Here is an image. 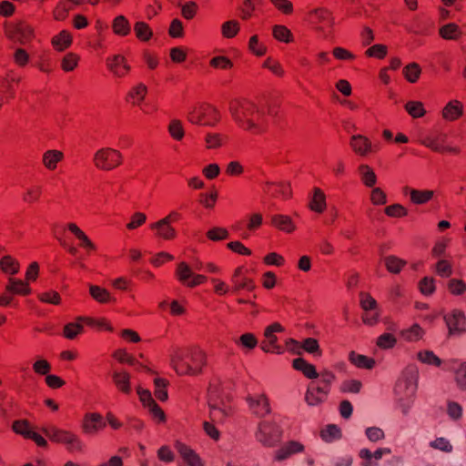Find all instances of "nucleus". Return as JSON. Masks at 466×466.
Segmentation results:
<instances>
[{
    "label": "nucleus",
    "mask_w": 466,
    "mask_h": 466,
    "mask_svg": "<svg viewBox=\"0 0 466 466\" xmlns=\"http://www.w3.org/2000/svg\"><path fill=\"white\" fill-rule=\"evenodd\" d=\"M321 439L326 442H331L341 438V431L335 424H329L320 431Z\"/></svg>",
    "instance_id": "nucleus-48"
},
{
    "label": "nucleus",
    "mask_w": 466,
    "mask_h": 466,
    "mask_svg": "<svg viewBox=\"0 0 466 466\" xmlns=\"http://www.w3.org/2000/svg\"><path fill=\"white\" fill-rule=\"evenodd\" d=\"M403 76L410 83H416L421 74V68L418 63L412 62L403 68Z\"/></svg>",
    "instance_id": "nucleus-50"
},
{
    "label": "nucleus",
    "mask_w": 466,
    "mask_h": 466,
    "mask_svg": "<svg viewBox=\"0 0 466 466\" xmlns=\"http://www.w3.org/2000/svg\"><path fill=\"white\" fill-rule=\"evenodd\" d=\"M310 210L321 214L327 208L326 195L324 191L319 187H314L312 197L309 203Z\"/></svg>",
    "instance_id": "nucleus-27"
},
{
    "label": "nucleus",
    "mask_w": 466,
    "mask_h": 466,
    "mask_svg": "<svg viewBox=\"0 0 466 466\" xmlns=\"http://www.w3.org/2000/svg\"><path fill=\"white\" fill-rule=\"evenodd\" d=\"M434 191L431 189H415L410 193V202L414 205H424L434 197Z\"/></svg>",
    "instance_id": "nucleus-37"
},
{
    "label": "nucleus",
    "mask_w": 466,
    "mask_h": 466,
    "mask_svg": "<svg viewBox=\"0 0 466 466\" xmlns=\"http://www.w3.org/2000/svg\"><path fill=\"white\" fill-rule=\"evenodd\" d=\"M308 20L311 24H319L322 26L331 27L334 23L331 13L323 7L310 10L308 13Z\"/></svg>",
    "instance_id": "nucleus-18"
},
{
    "label": "nucleus",
    "mask_w": 466,
    "mask_h": 466,
    "mask_svg": "<svg viewBox=\"0 0 466 466\" xmlns=\"http://www.w3.org/2000/svg\"><path fill=\"white\" fill-rule=\"evenodd\" d=\"M270 224L279 230L286 233H292L296 229V226L291 218L287 215H273L270 218Z\"/></svg>",
    "instance_id": "nucleus-32"
},
{
    "label": "nucleus",
    "mask_w": 466,
    "mask_h": 466,
    "mask_svg": "<svg viewBox=\"0 0 466 466\" xmlns=\"http://www.w3.org/2000/svg\"><path fill=\"white\" fill-rule=\"evenodd\" d=\"M63 159L64 153L62 151L57 149H49L43 154L42 164L47 170L54 171Z\"/></svg>",
    "instance_id": "nucleus-26"
},
{
    "label": "nucleus",
    "mask_w": 466,
    "mask_h": 466,
    "mask_svg": "<svg viewBox=\"0 0 466 466\" xmlns=\"http://www.w3.org/2000/svg\"><path fill=\"white\" fill-rule=\"evenodd\" d=\"M256 440L264 447H275L282 438L281 428L274 421L261 420L255 432Z\"/></svg>",
    "instance_id": "nucleus-7"
},
{
    "label": "nucleus",
    "mask_w": 466,
    "mask_h": 466,
    "mask_svg": "<svg viewBox=\"0 0 466 466\" xmlns=\"http://www.w3.org/2000/svg\"><path fill=\"white\" fill-rule=\"evenodd\" d=\"M169 364L177 376L197 377L203 374L208 356L198 346L175 347L169 354Z\"/></svg>",
    "instance_id": "nucleus-2"
},
{
    "label": "nucleus",
    "mask_w": 466,
    "mask_h": 466,
    "mask_svg": "<svg viewBox=\"0 0 466 466\" xmlns=\"http://www.w3.org/2000/svg\"><path fill=\"white\" fill-rule=\"evenodd\" d=\"M113 382L118 391L125 395L132 392L130 374L126 370H115L112 374Z\"/></svg>",
    "instance_id": "nucleus-22"
},
{
    "label": "nucleus",
    "mask_w": 466,
    "mask_h": 466,
    "mask_svg": "<svg viewBox=\"0 0 466 466\" xmlns=\"http://www.w3.org/2000/svg\"><path fill=\"white\" fill-rule=\"evenodd\" d=\"M6 35L21 45L30 43L35 37L34 27L25 21L9 23L5 25Z\"/></svg>",
    "instance_id": "nucleus-9"
},
{
    "label": "nucleus",
    "mask_w": 466,
    "mask_h": 466,
    "mask_svg": "<svg viewBox=\"0 0 466 466\" xmlns=\"http://www.w3.org/2000/svg\"><path fill=\"white\" fill-rule=\"evenodd\" d=\"M222 35L226 38L234 37L239 31V24L236 20L225 22L221 26Z\"/></svg>",
    "instance_id": "nucleus-64"
},
{
    "label": "nucleus",
    "mask_w": 466,
    "mask_h": 466,
    "mask_svg": "<svg viewBox=\"0 0 466 466\" xmlns=\"http://www.w3.org/2000/svg\"><path fill=\"white\" fill-rule=\"evenodd\" d=\"M176 274L178 280L185 285L190 281L189 279L193 276L191 268L186 262H180L177 265Z\"/></svg>",
    "instance_id": "nucleus-62"
},
{
    "label": "nucleus",
    "mask_w": 466,
    "mask_h": 466,
    "mask_svg": "<svg viewBox=\"0 0 466 466\" xmlns=\"http://www.w3.org/2000/svg\"><path fill=\"white\" fill-rule=\"evenodd\" d=\"M282 331H284V328L279 322L268 326L264 331L265 339L260 344L261 350L267 353H281L282 348L278 344L275 333Z\"/></svg>",
    "instance_id": "nucleus-11"
},
{
    "label": "nucleus",
    "mask_w": 466,
    "mask_h": 466,
    "mask_svg": "<svg viewBox=\"0 0 466 466\" xmlns=\"http://www.w3.org/2000/svg\"><path fill=\"white\" fill-rule=\"evenodd\" d=\"M424 335L423 329L419 324H413L410 328L401 331L402 338L410 342H415L422 339Z\"/></svg>",
    "instance_id": "nucleus-49"
},
{
    "label": "nucleus",
    "mask_w": 466,
    "mask_h": 466,
    "mask_svg": "<svg viewBox=\"0 0 466 466\" xmlns=\"http://www.w3.org/2000/svg\"><path fill=\"white\" fill-rule=\"evenodd\" d=\"M418 360L425 364L440 367L442 363L441 360L431 350H420L417 354Z\"/></svg>",
    "instance_id": "nucleus-55"
},
{
    "label": "nucleus",
    "mask_w": 466,
    "mask_h": 466,
    "mask_svg": "<svg viewBox=\"0 0 466 466\" xmlns=\"http://www.w3.org/2000/svg\"><path fill=\"white\" fill-rule=\"evenodd\" d=\"M150 229L155 231L157 238L164 240H172L177 238V230L167 221L159 219L150 225Z\"/></svg>",
    "instance_id": "nucleus-19"
},
{
    "label": "nucleus",
    "mask_w": 466,
    "mask_h": 466,
    "mask_svg": "<svg viewBox=\"0 0 466 466\" xmlns=\"http://www.w3.org/2000/svg\"><path fill=\"white\" fill-rule=\"evenodd\" d=\"M407 113L413 118H420L425 116L426 110L420 101H408L404 106Z\"/></svg>",
    "instance_id": "nucleus-52"
},
{
    "label": "nucleus",
    "mask_w": 466,
    "mask_h": 466,
    "mask_svg": "<svg viewBox=\"0 0 466 466\" xmlns=\"http://www.w3.org/2000/svg\"><path fill=\"white\" fill-rule=\"evenodd\" d=\"M72 35L67 30H62L58 35H55L51 44L53 47L59 52L68 48L72 45Z\"/></svg>",
    "instance_id": "nucleus-34"
},
{
    "label": "nucleus",
    "mask_w": 466,
    "mask_h": 466,
    "mask_svg": "<svg viewBox=\"0 0 466 466\" xmlns=\"http://www.w3.org/2000/svg\"><path fill=\"white\" fill-rule=\"evenodd\" d=\"M463 114V105L459 100H451L441 111V116L447 121H456Z\"/></svg>",
    "instance_id": "nucleus-23"
},
{
    "label": "nucleus",
    "mask_w": 466,
    "mask_h": 466,
    "mask_svg": "<svg viewBox=\"0 0 466 466\" xmlns=\"http://www.w3.org/2000/svg\"><path fill=\"white\" fill-rule=\"evenodd\" d=\"M439 35L444 40L458 41L463 35V31L457 24L448 23L439 28Z\"/></svg>",
    "instance_id": "nucleus-31"
},
{
    "label": "nucleus",
    "mask_w": 466,
    "mask_h": 466,
    "mask_svg": "<svg viewBox=\"0 0 466 466\" xmlns=\"http://www.w3.org/2000/svg\"><path fill=\"white\" fill-rule=\"evenodd\" d=\"M169 381L164 378H156L154 380L155 390L154 394L160 401H166L168 398L167 387Z\"/></svg>",
    "instance_id": "nucleus-47"
},
{
    "label": "nucleus",
    "mask_w": 466,
    "mask_h": 466,
    "mask_svg": "<svg viewBox=\"0 0 466 466\" xmlns=\"http://www.w3.org/2000/svg\"><path fill=\"white\" fill-rule=\"evenodd\" d=\"M106 65L108 69L117 77H124L130 71L127 59L121 55H116L111 58H107Z\"/></svg>",
    "instance_id": "nucleus-20"
},
{
    "label": "nucleus",
    "mask_w": 466,
    "mask_h": 466,
    "mask_svg": "<svg viewBox=\"0 0 466 466\" xmlns=\"http://www.w3.org/2000/svg\"><path fill=\"white\" fill-rule=\"evenodd\" d=\"M92 163L97 170L109 172L123 165L124 156L118 149L104 147L94 153Z\"/></svg>",
    "instance_id": "nucleus-5"
},
{
    "label": "nucleus",
    "mask_w": 466,
    "mask_h": 466,
    "mask_svg": "<svg viewBox=\"0 0 466 466\" xmlns=\"http://www.w3.org/2000/svg\"><path fill=\"white\" fill-rule=\"evenodd\" d=\"M209 65L216 69L227 70L233 67L232 61L224 56H214L210 59Z\"/></svg>",
    "instance_id": "nucleus-63"
},
{
    "label": "nucleus",
    "mask_w": 466,
    "mask_h": 466,
    "mask_svg": "<svg viewBox=\"0 0 466 466\" xmlns=\"http://www.w3.org/2000/svg\"><path fill=\"white\" fill-rule=\"evenodd\" d=\"M447 138L448 136L446 133L439 130H431L420 138V143L434 152L459 155L461 148L459 147L446 146Z\"/></svg>",
    "instance_id": "nucleus-8"
},
{
    "label": "nucleus",
    "mask_w": 466,
    "mask_h": 466,
    "mask_svg": "<svg viewBox=\"0 0 466 466\" xmlns=\"http://www.w3.org/2000/svg\"><path fill=\"white\" fill-rule=\"evenodd\" d=\"M5 291L13 295L28 296L32 292L29 283L19 279L9 278Z\"/></svg>",
    "instance_id": "nucleus-24"
},
{
    "label": "nucleus",
    "mask_w": 466,
    "mask_h": 466,
    "mask_svg": "<svg viewBox=\"0 0 466 466\" xmlns=\"http://www.w3.org/2000/svg\"><path fill=\"white\" fill-rule=\"evenodd\" d=\"M229 112L236 125L244 131L258 136L268 129V118L264 109L250 100H232Z\"/></svg>",
    "instance_id": "nucleus-1"
},
{
    "label": "nucleus",
    "mask_w": 466,
    "mask_h": 466,
    "mask_svg": "<svg viewBox=\"0 0 466 466\" xmlns=\"http://www.w3.org/2000/svg\"><path fill=\"white\" fill-rule=\"evenodd\" d=\"M359 172L360 179L366 187H372L375 186L377 183V176L370 166L365 164L360 165L359 167Z\"/></svg>",
    "instance_id": "nucleus-42"
},
{
    "label": "nucleus",
    "mask_w": 466,
    "mask_h": 466,
    "mask_svg": "<svg viewBox=\"0 0 466 466\" xmlns=\"http://www.w3.org/2000/svg\"><path fill=\"white\" fill-rule=\"evenodd\" d=\"M0 268L3 272L15 275L19 271V262L11 256H4L0 259Z\"/></svg>",
    "instance_id": "nucleus-43"
},
{
    "label": "nucleus",
    "mask_w": 466,
    "mask_h": 466,
    "mask_svg": "<svg viewBox=\"0 0 466 466\" xmlns=\"http://www.w3.org/2000/svg\"><path fill=\"white\" fill-rule=\"evenodd\" d=\"M79 320H84V323L89 327L96 329L98 331L108 330L112 331L113 328L110 322L105 318L94 319L90 317H78Z\"/></svg>",
    "instance_id": "nucleus-38"
},
{
    "label": "nucleus",
    "mask_w": 466,
    "mask_h": 466,
    "mask_svg": "<svg viewBox=\"0 0 466 466\" xmlns=\"http://www.w3.org/2000/svg\"><path fill=\"white\" fill-rule=\"evenodd\" d=\"M134 32L137 38L141 42H147L153 35L151 27L144 21H137L135 23Z\"/></svg>",
    "instance_id": "nucleus-41"
},
{
    "label": "nucleus",
    "mask_w": 466,
    "mask_h": 466,
    "mask_svg": "<svg viewBox=\"0 0 466 466\" xmlns=\"http://www.w3.org/2000/svg\"><path fill=\"white\" fill-rule=\"evenodd\" d=\"M292 367L294 370L300 371L308 379L313 380L319 377V373L317 372L316 367L313 364L309 363L303 358L294 359L292 361Z\"/></svg>",
    "instance_id": "nucleus-28"
},
{
    "label": "nucleus",
    "mask_w": 466,
    "mask_h": 466,
    "mask_svg": "<svg viewBox=\"0 0 466 466\" xmlns=\"http://www.w3.org/2000/svg\"><path fill=\"white\" fill-rule=\"evenodd\" d=\"M12 430L25 439H27L32 429L30 427V423L26 420H16L12 424Z\"/></svg>",
    "instance_id": "nucleus-60"
},
{
    "label": "nucleus",
    "mask_w": 466,
    "mask_h": 466,
    "mask_svg": "<svg viewBox=\"0 0 466 466\" xmlns=\"http://www.w3.org/2000/svg\"><path fill=\"white\" fill-rule=\"evenodd\" d=\"M350 146L357 155L361 157L375 153L380 149L379 145H373L367 137L362 135H353L350 137Z\"/></svg>",
    "instance_id": "nucleus-14"
},
{
    "label": "nucleus",
    "mask_w": 466,
    "mask_h": 466,
    "mask_svg": "<svg viewBox=\"0 0 466 466\" xmlns=\"http://www.w3.org/2000/svg\"><path fill=\"white\" fill-rule=\"evenodd\" d=\"M66 228L79 239L81 248H85L87 252L96 250V245L76 223H68Z\"/></svg>",
    "instance_id": "nucleus-25"
},
{
    "label": "nucleus",
    "mask_w": 466,
    "mask_h": 466,
    "mask_svg": "<svg viewBox=\"0 0 466 466\" xmlns=\"http://www.w3.org/2000/svg\"><path fill=\"white\" fill-rule=\"evenodd\" d=\"M435 272L441 278H450L453 272L451 262L447 259H440L435 264Z\"/></svg>",
    "instance_id": "nucleus-56"
},
{
    "label": "nucleus",
    "mask_w": 466,
    "mask_h": 466,
    "mask_svg": "<svg viewBox=\"0 0 466 466\" xmlns=\"http://www.w3.org/2000/svg\"><path fill=\"white\" fill-rule=\"evenodd\" d=\"M228 137L220 133H208L205 137L206 147L208 149H216L222 147Z\"/></svg>",
    "instance_id": "nucleus-45"
},
{
    "label": "nucleus",
    "mask_w": 466,
    "mask_h": 466,
    "mask_svg": "<svg viewBox=\"0 0 466 466\" xmlns=\"http://www.w3.org/2000/svg\"><path fill=\"white\" fill-rule=\"evenodd\" d=\"M113 32L120 36H126L130 34L131 27L128 20L124 15H117L112 23Z\"/></svg>",
    "instance_id": "nucleus-39"
},
{
    "label": "nucleus",
    "mask_w": 466,
    "mask_h": 466,
    "mask_svg": "<svg viewBox=\"0 0 466 466\" xmlns=\"http://www.w3.org/2000/svg\"><path fill=\"white\" fill-rule=\"evenodd\" d=\"M287 345H295L297 347H300L308 353L317 354L318 356H321V350L319 348V341L314 338H307L305 339L301 344L294 339H289L287 341Z\"/></svg>",
    "instance_id": "nucleus-33"
},
{
    "label": "nucleus",
    "mask_w": 466,
    "mask_h": 466,
    "mask_svg": "<svg viewBox=\"0 0 466 466\" xmlns=\"http://www.w3.org/2000/svg\"><path fill=\"white\" fill-rule=\"evenodd\" d=\"M89 293L91 297L99 303H108L111 301V296L108 290L100 286L90 285Z\"/></svg>",
    "instance_id": "nucleus-46"
},
{
    "label": "nucleus",
    "mask_w": 466,
    "mask_h": 466,
    "mask_svg": "<svg viewBox=\"0 0 466 466\" xmlns=\"http://www.w3.org/2000/svg\"><path fill=\"white\" fill-rule=\"evenodd\" d=\"M349 360L350 363L360 369L371 370L375 366L374 359L356 353L355 351L350 352Z\"/></svg>",
    "instance_id": "nucleus-35"
},
{
    "label": "nucleus",
    "mask_w": 466,
    "mask_h": 466,
    "mask_svg": "<svg viewBox=\"0 0 466 466\" xmlns=\"http://www.w3.org/2000/svg\"><path fill=\"white\" fill-rule=\"evenodd\" d=\"M304 451V445L297 441H289L283 444L275 453V460L281 461L293 454L300 453Z\"/></svg>",
    "instance_id": "nucleus-21"
},
{
    "label": "nucleus",
    "mask_w": 466,
    "mask_h": 466,
    "mask_svg": "<svg viewBox=\"0 0 466 466\" xmlns=\"http://www.w3.org/2000/svg\"><path fill=\"white\" fill-rule=\"evenodd\" d=\"M384 265L390 273L399 274L407 265V261L396 256L390 255L384 258Z\"/></svg>",
    "instance_id": "nucleus-40"
},
{
    "label": "nucleus",
    "mask_w": 466,
    "mask_h": 466,
    "mask_svg": "<svg viewBox=\"0 0 466 466\" xmlns=\"http://www.w3.org/2000/svg\"><path fill=\"white\" fill-rule=\"evenodd\" d=\"M247 269L240 266L238 267L232 275L231 282L233 284L232 290L238 292L240 289L252 290L255 288V284L252 279L245 276Z\"/></svg>",
    "instance_id": "nucleus-17"
},
{
    "label": "nucleus",
    "mask_w": 466,
    "mask_h": 466,
    "mask_svg": "<svg viewBox=\"0 0 466 466\" xmlns=\"http://www.w3.org/2000/svg\"><path fill=\"white\" fill-rule=\"evenodd\" d=\"M272 35L275 39L283 43L293 42V35L291 31L285 25H276L272 28Z\"/></svg>",
    "instance_id": "nucleus-44"
},
{
    "label": "nucleus",
    "mask_w": 466,
    "mask_h": 466,
    "mask_svg": "<svg viewBox=\"0 0 466 466\" xmlns=\"http://www.w3.org/2000/svg\"><path fill=\"white\" fill-rule=\"evenodd\" d=\"M448 329V337H461L466 333V315L459 309H454L443 316Z\"/></svg>",
    "instance_id": "nucleus-10"
},
{
    "label": "nucleus",
    "mask_w": 466,
    "mask_h": 466,
    "mask_svg": "<svg viewBox=\"0 0 466 466\" xmlns=\"http://www.w3.org/2000/svg\"><path fill=\"white\" fill-rule=\"evenodd\" d=\"M447 289L452 296H461L466 292V284L460 279H450L447 282Z\"/></svg>",
    "instance_id": "nucleus-53"
},
{
    "label": "nucleus",
    "mask_w": 466,
    "mask_h": 466,
    "mask_svg": "<svg viewBox=\"0 0 466 466\" xmlns=\"http://www.w3.org/2000/svg\"><path fill=\"white\" fill-rule=\"evenodd\" d=\"M21 77L14 72L7 73L5 76H0V108L4 102H8L15 96V84H18Z\"/></svg>",
    "instance_id": "nucleus-13"
},
{
    "label": "nucleus",
    "mask_w": 466,
    "mask_h": 466,
    "mask_svg": "<svg viewBox=\"0 0 466 466\" xmlns=\"http://www.w3.org/2000/svg\"><path fill=\"white\" fill-rule=\"evenodd\" d=\"M263 191L275 198L288 199L292 195L290 184L286 181L270 182L267 181L263 185Z\"/></svg>",
    "instance_id": "nucleus-16"
},
{
    "label": "nucleus",
    "mask_w": 466,
    "mask_h": 466,
    "mask_svg": "<svg viewBox=\"0 0 466 466\" xmlns=\"http://www.w3.org/2000/svg\"><path fill=\"white\" fill-rule=\"evenodd\" d=\"M170 137L176 141H181L185 136L183 124L178 119H173L169 122L167 127Z\"/></svg>",
    "instance_id": "nucleus-54"
},
{
    "label": "nucleus",
    "mask_w": 466,
    "mask_h": 466,
    "mask_svg": "<svg viewBox=\"0 0 466 466\" xmlns=\"http://www.w3.org/2000/svg\"><path fill=\"white\" fill-rule=\"evenodd\" d=\"M232 415L233 410L228 406L219 407L215 404H209V417L214 423H224Z\"/></svg>",
    "instance_id": "nucleus-30"
},
{
    "label": "nucleus",
    "mask_w": 466,
    "mask_h": 466,
    "mask_svg": "<svg viewBox=\"0 0 466 466\" xmlns=\"http://www.w3.org/2000/svg\"><path fill=\"white\" fill-rule=\"evenodd\" d=\"M319 383L324 384V387H320L315 381L309 383L305 395V400L309 405L315 406L327 400L331 384L336 380V375L330 370H324L319 373Z\"/></svg>",
    "instance_id": "nucleus-3"
},
{
    "label": "nucleus",
    "mask_w": 466,
    "mask_h": 466,
    "mask_svg": "<svg viewBox=\"0 0 466 466\" xmlns=\"http://www.w3.org/2000/svg\"><path fill=\"white\" fill-rule=\"evenodd\" d=\"M384 213L390 218H403L408 215V209L401 204H392L384 208Z\"/></svg>",
    "instance_id": "nucleus-59"
},
{
    "label": "nucleus",
    "mask_w": 466,
    "mask_h": 466,
    "mask_svg": "<svg viewBox=\"0 0 466 466\" xmlns=\"http://www.w3.org/2000/svg\"><path fill=\"white\" fill-rule=\"evenodd\" d=\"M207 238L212 241H220L228 239L229 233L227 228L221 227H214L207 231Z\"/></svg>",
    "instance_id": "nucleus-57"
},
{
    "label": "nucleus",
    "mask_w": 466,
    "mask_h": 466,
    "mask_svg": "<svg viewBox=\"0 0 466 466\" xmlns=\"http://www.w3.org/2000/svg\"><path fill=\"white\" fill-rule=\"evenodd\" d=\"M79 56L75 53H67L61 61V67L65 72L73 71L78 65Z\"/></svg>",
    "instance_id": "nucleus-58"
},
{
    "label": "nucleus",
    "mask_w": 466,
    "mask_h": 466,
    "mask_svg": "<svg viewBox=\"0 0 466 466\" xmlns=\"http://www.w3.org/2000/svg\"><path fill=\"white\" fill-rule=\"evenodd\" d=\"M42 431L51 441L65 445L70 452H82L84 450L85 445L79 436L70 431L56 426H48Z\"/></svg>",
    "instance_id": "nucleus-4"
},
{
    "label": "nucleus",
    "mask_w": 466,
    "mask_h": 466,
    "mask_svg": "<svg viewBox=\"0 0 466 466\" xmlns=\"http://www.w3.org/2000/svg\"><path fill=\"white\" fill-rule=\"evenodd\" d=\"M187 118L194 125L214 127L220 120V113L212 105L202 103L192 106Z\"/></svg>",
    "instance_id": "nucleus-6"
},
{
    "label": "nucleus",
    "mask_w": 466,
    "mask_h": 466,
    "mask_svg": "<svg viewBox=\"0 0 466 466\" xmlns=\"http://www.w3.org/2000/svg\"><path fill=\"white\" fill-rule=\"evenodd\" d=\"M420 291L425 296H431L435 292V280L432 277H424L419 282Z\"/></svg>",
    "instance_id": "nucleus-61"
},
{
    "label": "nucleus",
    "mask_w": 466,
    "mask_h": 466,
    "mask_svg": "<svg viewBox=\"0 0 466 466\" xmlns=\"http://www.w3.org/2000/svg\"><path fill=\"white\" fill-rule=\"evenodd\" d=\"M84 320H79L78 318L76 321L66 324L63 329V336L67 339H75L84 332Z\"/></svg>",
    "instance_id": "nucleus-36"
},
{
    "label": "nucleus",
    "mask_w": 466,
    "mask_h": 466,
    "mask_svg": "<svg viewBox=\"0 0 466 466\" xmlns=\"http://www.w3.org/2000/svg\"><path fill=\"white\" fill-rule=\"evenodd\" d=\"M147 88L144 84H138L128 93V101L133 105H139L145 98Z\"/></svg>",
    "instance_id": "nucleus-51"
},
{
    "label": "nucleus",
    "mask_w": 466,
    "mask_h": 466,
    "mask_svg": "<svg viewBox=\"0 0 466 466\" xmlns=\"http://www.w3.org/2000/svg\"><path fill=\"white\" fill-rule=\"evenodd\" d=\"M176 449L188 466H202L200 458L191 448L186 444L177 441L176 443Z\"/></svg>",
    "instance_id": "nucleus-29"
},
{
    "label": "nucleus",
    "mask_w": 466,
    "mask_h": 466,
    "mask_svg": "<svg viewBox=\"0 0 466 466\" xmlns=\"http://www.w3.org/2000/svg\"><path fill=\"white\" fill-rule=\"evenodd\" d=\"M246 401L252 414L258 418H263L271 412L269 400L264 393L249 394L246 397Z\"/></svg>",
    "instance_id": "nucleus-12"
},
{
    "label": "nucleus",
    "mask_w": 466,
    "mask_h": 466,
    "mask_svg": "<svg viewBox=\"0 0 466 466\" xmlns=\"http://www.w3.org/2000/svg\"><path fill=\"white\" fill-rule=\"evenodd\" d=\"M106 426L103 416L97 412L86 413L82 421V431L85 434L95 435Z\"/></svg>",
    "instance_id": "nucleus-15"
}]
</instances>
